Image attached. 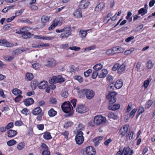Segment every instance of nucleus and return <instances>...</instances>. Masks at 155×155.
I'll return each instance as SVG.
<instances>
[{
    "instance_id": "obj_16",
    "label": "nucleus",
    "mask_w": 155,
    "mask_h": 155,
    "mask_svg": "<svg viewBox=\"0 0 155 155\" xmlns=\"http://www.w3.org/2000/svg\"><path fill=\"white\" fill-rule=\"evenodd\" d=\"M24 104L26 106H28L33 104L34 101L32 98H29L25 99L23 101Z\"/></svg>"
},
{
    "instance_id": "obj_58",
    "label": "nucleus",
    "mask_w": 155,
    "mask_h": 155,
    "mask_svg": "<svg viewBox=\"0 0 155 155\" xmlns=\"http://www.w3.org/2000/svg\"><path fill=\"white\" fill-rule=\"evenodd\" d=\"M13 126V123L12 122L9 123L5 127L6 129H8L12 128Z\"/></svg>"
},
{
    "instance_id": "obj_50",
    "label": "nucleus",
    "mask_w": 155,
    "mask_h": 155,
    "mask_svg": "<svg viewBox=\"0 0 155 155\" xmlns=\"http://www.w3.org/2000/svg\"><path fill=\"white\" fill-rule=\"evenodd\" d=\"M24 146V143L21 142L18 145L17 148L18 150H20L23 148Z\"/></svg>"
},
{
    "instance_id": "obj_23",
    "label": "nucleus",
    "mask_w": 155,
    "mask_h": 155,
    "mask_svg": "<svg viewBox=\"0 0 155 155\" xmlns=\"http://www.w3.org/2000/svg\"><path fill=\"white\" fill-rule=\"evenodd\" d=\"M115 88L119 89L121 88L123 86V82L121 80L117 81L114 84Z\"/></svg>"
},
{
    "instance_id": "obj_51",
    "label": "nucleus",
    "mask_w": 155,
    "mask_h": 155,
    "mask_svg": "<svg viewBox=\"0 0 155 155\" xmlns=\"http://www.w3.org/2000/svg\"><path fill=\"white\" fill-rule=\"evenodd\" d=\"M119 66V63H116L115 64L112 68V70L114 71H115L116 70H118Z\"/></svg>"
},
{
    "instance_id": "obj_6",
    "label": "nucleus",
    "mask_w": 155,
    "mask_h": 155,
    "mask_svg": "<svg viewBox=\"0 0 155 155\" xmlns=\"http://www.w3.org/2000/svg\"><path fill=\"white\" fill-rule=\"evenodd\" d=\"M128 127L129 125H126L120 129L119 133L120 135L121 136V138L123 137L125 135L127 137L129 135V132H128Z\"/></svg>"
},
{
    "instance_id": "obj_4",
    "label": "nucleus",
    "mask_w": 155,
    "mask_h": 155,
    "mask_svg": "<svg viewBox=\"0 0 155 155\" xmlns=\"http://www.w3.org/2000/svg\"><path fill=\"white\" fill-rule=\"evenodd\" d=\"M77 133L75 136V140L77 144L80 145L83 143L84 140L83 133L81 131H78Z\"/></svg>"
},
{
    "instance_id": "obj_8",
    "label": "nucleus",
    "mask_w": 155,
    "mask_h": 155,
    "mask_svg": "<svg viewBox=\"0 0 155 155\" xmlns=\"http://www.w3.org/2000/svg\"><path fill=\"white\" fill-rule=\"evenodd\" d=\"M94 95L95 92L94 91L90 89H86L85 95L87 99H91L94 97Z\"/></svg>"
},
{
    "instance_id": "obj_13",
    "label": "nucleus",
    "mask_w": 155,
    "mask_h": 155,
    "mask_svg": "<svg viewBox=\"0 0 155 155\" xmlns=\"http://www.w3.org/2000/svg\"><path fill=\"white\" fill-rule=\"evenodd\" d=\"M76 110L77 112L81 114L84 113L87 111L86 107L81 104L78 105V107L76 108Z\"/></svg>"
},
{
    "instance_id": "obj_31",
    "label": "nucleus",
    "mask_w": 155,
    "mask_h": 155,
    "mask_svg": "<svg viewBox=\"0 0 155 155\" xmlns=\"http://www.w3.org/2000/svg\"><path fill=\"white\" fill-rule=\"evenodd\" d=\"M57 114V112L53 108L51 109L48 111V114L50 117H53L55 116Z\"/></svg>"
},
{
    "instance_id": "obj_9",
    "label": "nucleus",
    "mask_w": 155,
    "mask_h": 155,
    "mask_svg": "<svg viewBox=\"0 0 155 155\" xmlns=\"http://www.w3.org/2000/svg\"><path fill=\"white\" fill-rule=\"evenodd\" d=\"M90 2L88 0H82L78 5L79 9H84L86 8L88 6Z\"/></svg>"
},
{
    "instance_id": "obj_7",
    "label": "nucleus",
    "mask_w": 155,
    "mask_h": 155,
    "mask_svg": "<svg viewBox=\"0 0 155 155\" xmlns=\"http://www.w3.org/2000/svg\"><path fill=\"white\" fill-rule=\"evenodd\" d=\"M71 106L73 108L70 103L65 102L61 105V108L63 111L66 113H69L71 110Z\"/></svg>"
},
{
    "instance_id": "obj_11",
    "label": "nucleus",
    "mask_w": 155,
    "mask_h": 155,
    "mask_svg": "<svg viewBox=\"0 0 155 155\" xmlns=\"http://www.w3.org/2000/svg\"><path fill=\"white\" fill-rule=\"evenodd\" d=\"M86 152L88 155H95L96 150L92 146H89L86 148Z\"/></svg>"
},
{
    "instance_id": "obj_5",
    "label": "nucleus",
    "mask_w": 155,
    "mask_h": 155,
    "mask_svg": "<svg viewBox=\"0 0 155 155\" xmlns=\"http://www.w3.org/2000/svg\"><path fill=\"white\" fill-rule=\"evenodd\" d=\"M117 94V93L115 91L109 92L106 97L109 100L110 104H113L116 101Z\"/></svg>"
},
{
    "instance_id": "obj_17",
    "label": "nucleus",
    "mask_w": 155,
    "mask_h": 155,
    "mask_svg": "<svg viewBox=\"0 0 155 155\" xmlns=\"http://www.w3.org/2000/svg\"><path fill=\"white\" fill-rule=\"evenodd\" d=\"M104 7L105 3L103 2H101L96 7L95 10L97 12L101 11Z\"/></svg>"
},
{
    "instance_id": "obj_15",
    "label": "nucleus",
    "mask_w": 155,
    "mask_h": 155,
    "mask_svg": "<svg viewBox=\"0 0 155 155\" xmlns=\"http://www.w3.org/2000/svg\"><path fill=\"white\" fill-rule=\"evenodd\" d=\"M74 16L76 18H80L81 17L82 15L81 10L78 9L75 10L73 13Z\"/></svg>"
},
{
    "instance_id": "obj_26",
    "label": "nucleus",
    "mask_w": 155,
    "mask_h": 155,
    "mask_svg": "<svg viewBox=\"0 0 155 155\" xmlns=\"http://www.w3.org/2000/svg\"><path fill=\"white\" fill-rule=\"evenodd\" d=\"M89 31V30H81L80 31V37L82 39H84L86 37L87 35V32Z\"/></svg>"
},
{
    "instance_id": "obj_33",
    "label": "nucleus",
    "mask_w": 155,
    "mask_h": 155,
    "mask_svg": "<svg viewBox=\"0 0 155 155\" xmlns=\"http://www.w3.org/2000/svg\"><path fill=\"white\" fill-rule=\"evenodd\" d=\"M125 69V66L124 64H122L119 66L117 70L119 74L124 71Z\"/></svg>"
},
{
    "instance_id": "obj_42",
    "label": "nucleus",
    "mask_w": 155,
    "mask_h": 155,
    "mask_svg": "<svg viewBox=\"0 0 155 155\" xmlns=\"http://www.w3.org/2000/svg\"><path fill=\"white\" fill-rule=\"evenodd\" d=\"M27 31H28V30L26 29V28H21L20 30V32L18 31L16 33L21 35H23Z\"/></svg>"
},
{
    "instance_id": "obj_61",
    "label": "nucleus",
    "mask_w": 155,
    "mask_h": 155,
    "mask_svg": "<svg viewBox=\"0 0 155 155\" xmlns=\"http://www.w3.org/2000/svg\"><path fill=\"white\" fill-rule=\"evenodd\" d=\"M24 10V9H21L16 12L15 13L16 16H17L20 15L22 13Z\"/></svg>"
},
{
    "instance_id": "obj_59",
    "label": "nucleus",
    "mask_w": 155,
    "mask_h": 155,
    "mask_svg": "<svg viewBox=\"0 0 155 155\" xmlns=\"http://www.w3.org/2000/svg\"><path fill=\"white\" fill-rule=\"evenodd\" d=\"M42 154L43 155H50V153L48 150H46L43 151Z\"/></svg>"
},
{
    "instance_id": "obj_43",
    "label": "nucleus",
    "mask_w": 155,
    "mask_h": 155,
    "mask_svg": "<svg viewBox=\"0 0 155 155\" xmlns=\"http://www.w3.org/2000/svg\"><path fill=\"white\" fill-rule=\"evenodd\" d=\"M153 65L152 61L151 60H149L146 64V67L148 69H150L153 67Z\"/></svg>"
},
{
    "instance_id": "obj_48",
    "label": "nucleus",
    "mask_w": 155,
    "mask_h": 155,
    "mask_svg": "<svg viewBox=\"0 0 155 155\" xmlns=\"http://www.w3.org/2000/svg\"><path fill=\"white\" fill-rule=\"evenodd\" d=\"M61 96L65 98L67 97L68 95V94L67 91H63L61 93Z\"/></svg>"
},
{
    "instance_id": "obj_24",
    "label": "nucleus",
    "mask_w": 155,
    "mask_h": 155,
    "mask_svg": "<svg viewBox=\"0 0 155 155\" xmlns=\"http://www.w3.org/2000/svg\"><path fill=\"white\" fill-rule=\"evenodd\" d=\"M41 109L39 107H38L33 110L32 111V114L35 115H38L41 113Z\"/></svg>"
},
{
    "instance_id": "obj_37",
    "label": "nucleus",
    "mask_w": 155,
    "mask_h": 155,
    "mask_svg": "<svg viewBox=\"0 0 155 155\" xmlns=\"http://www.w3.org/2000/svg\"><path fill=\"white\" fill-rule=\"evenodd\" d=\"M43 138L46 140H50L51 138L52 137L50 133L46 132L44 134Z\"/></svg>"
},
{
    "instance_id": "obj_60",
    "label": "nucleus",
    "mask_w": 155,
    "mask_h": 155,
    "mask_svg": "<svg viewBox=\"0 0 155 155\" xmlns=\"http://www.w3.org/2000/svg\"><path fill=\"white\" fill-rule=\"evenodd\" d=\"M150 81L149 80H146L144 82L143 86L145 88L147 87L149 84Z\"/></svg>"
},
{
    "instance_id": "obj_47",
    "label": "nucleus",
    "mask_w": 155,
    "mask_h": 155,
    "mask_svg": "<svg viewBox=\"0 0 155 155\" xmlns=\"http://www.w3.org/2000/svg\"><path fill=\"white\" fill-rule=\"evenodd\" d=\"M143 25H140L138 26L136 28H135L134 31V32H136L140 31L143 27Z\"/></svg>"
},
{
    "instance_id": "obj_54",
    "label": "nucleus",
    "mask_w": 155,
    "mask_h": 155,
    "mask_svg": "<svg viewBox=\"0 0 155 155\" xmlns=\"http://www.w3.org/2000/svg\"><path fill=\"white\" fill-rule=\"evenodd\" d=\"M4 45L5 46L7 47H12L13 46V45L12 43H11L7 41L6 40V41H5Z\"/></svg>"
},
{
    "instance_id": "obj_25",
    "label": "nucleus",
    "mask_w": 155,
    "mask_h": 155,
    "mask_svg": "<svg viewBox=\"0 0 155 155\" xmlns=\"http://www.w3.org/2000/svg\"><path fill=\"white\" fill-rule=\"evenodd\" d=\"M49 16L45 15H43L41 18V21L44 25H45L46 23L49 21Z\"/></svg>"
},
{
    "instance_id": "obj_63",
    "label": "nucleus",
    "mask_w": 155,
    "mask_h": 155,
    "mask_svg": "<svg viewBox=\"0 0 155 155\" xmlns=\"http://www.w3.org/2000/svg\"><path fill=\"white\" fill-rule=\"evenodd\" d=\"M112 141V140L111 138H109L107 140L104 142V144L106 146H108L109 144Z\"/></svg>"
},
{
    "instance_id": "obj_21",
    "label": "nucleus",
    "mask_w": 155,
    "mask_h": 155,
    "mask_svg": "<svg viewBox=\"0 0 155 155\" xmlns=\"http://www.w3.org/2000/svg\"><path fill=\"white\" fill-rule=\"evenodd\" d=\"M38 85V82L36 79H35L31 82V86L33 90H35Z\"/></svg>"
},
{
    "instance_id": "obj_49",
    "label": "nucleus",
    "mask_w": 155,
    "mask_h": 155,
    "mask_svg": "<svg viewBox=\"0 0 155 155\" xmlns=\"http://www.w3.org/2000/svg\"><path fill=\"white\" fill-rule=\"evenodd\" d=\"M136 110H137L135 108L134 109L132 110V111L130 113L129 115V117L130 118H132L134 117L136 111Z\"/></svg>"
},
{
    "instance_id": "obj_18",
    "label": "nucleus",
    "mask_w": 155,
    "mask_h": 155,
    "mask_svg": "<svg viewBox=\"0 0 155 155\" xmlns=\"http://www.w3.org/2000/svg\"><path fill=\"white\" fill-rule=\"evenodd\" d=\"M47 85L48 82L45 81H43L39 83L38 87L40 89H44L46 87Z\"/></svg>"
},
{
    "instance_id": "obj_45",
    "label": "nucleus",
    "mask_w": 155,
    "mask_h": 155,
    "mask_svg": "<svg viewBox=\"0 0 155 155\" xmlns=\"http://www.w3.org/2000/svg\"><path fill=\"white\" fill-rule=\"evenodd\" d=\"M33 68L35 69H38L41 67V65L38 63H36L32 64Z\"/></svg>"
},
{
    "instance_id": "obj_30",
    "label": "nucleus",
    "mask_w": 155,
    "mask_h": 155,
    "mask_svg": "<svg viewBox=\"0 0 155 155\" xmlns=\"http://www.w3.org/2000/svg\"><path fill=\"white\" fill-rule=\"evenodd\" d=\"M21 36L23 38L27 39L31 38V33L28 31H27L25 33L22 35Z\"/></svg>"
},
{
    "instance_id": "obj_10",
    "label": "nucleus",
    "mask_w": 155,
    "mask_h": 155,
    "mask_svg": "<svg viewBox=\"0 0 155 155\" xmlns=\"http://www.w3.org/2000/svg\"><path fill=\"white\" fill-rule=\"evenodd\" d=\"M121 48H118L117 47L113 48L111 49H109L106 51V54L109 55H111L116 54L117 53H120V49Z\"/></svg>"
},
{
    "instance_id": "obj_36",
    "label": "nucleus",
    "mask_w": 155,
    "mask_h": 155,
    "mask_svg": "<svg viewBox=\"0 0 155 155\" xmlns=\"http://www.w3.org/2000/svg\"><path fill=\"white\" fill-rule=\"evenodd\" d=\"M108 117L110 118H112L115 120L118 117L116 113L110 112L108 114Z\"/></svg>"
},
{
    "instance_id": "obj_22",
    "label": "nucleus",
    "mask_w": 155,
    "mask_h": 155,
    "mask_svg": "<svg viewBox=\"0 0 155 155\" xmlns=\"http://www.w3.org/2000/svg\"><path fill=\"white\" fill-rule=\"evenodd\" d=\"M120 105L119 104H111L108 107V108L109 110H115L119 108Z\"/></svg>"
},
{
    "instance_id": "obj_34",
    "label": "nucleus",
    "mask_w": 155,
    "mask_h": 155,
    "mask_svg": "<svg viewBox=\"0 0 155 155\" xmlns=\"http://www.w3.org/2000/svg\"><path fill=\"white\" fill-rule=\"evenodd\" d=\"M153 103V101L151 100H149L147 101L145 105V108L148 109L152 105Z\"/></svg>"
},
{
    "instance_id": "obj_53",
    "label": "nucleus",
    "mask_w": 155,
    "mask_h": 155,
    "mask_svg": "<svg viewBox=\"0 0 155 155\" xmlns=\"http://www.w3.org/2000/svg\"><path fill=\"white\" fill-rule=\"evenodd\" d=\"M92 71L91 69H88L84 73V75L85 77H87L89 76L91 72Z\"/></svg>"
},
{
    "instance_id": "obj_28",
    "label": "nucleus",
    "mask_w": 155,
    "mask_h": 155,
    "mask_svg": "<svg viewBox=\"0 0 155 155\" xmlns=\"http://www.w3.org/2000/svg\"><path fill=\"white\" fill-rule=\"evenodd\" d=\"M12 93L15 95H20L22 94V91L17 88H15L12 91Z\"/></svg>"
},
{
    "instance_id": "obj_55",
    "label": "nucleus",
    "mask_w": 155,
    "mask_h": 155,
    "mask_svg": "<svg viewBox=\"0 0 155 155\" xmlns=\"http://www.w3.org/2000/svg\"><path fill=\"white\" fill-rule=\"evenodd\" d=\"M50 102L51 103L53 104H55L57 103V101L56 99L54 97H51L50 99Z\"/></svg>"
},
{
    "instance_id": "obj_35",
    "label": "nucleus",
    "mask_w": 155,
    "mask_h": 155,
    "mask_svg": "<svg viewBox=\"0 0 155 155\" xmlns=\"http://www.w3.org/2000/svg\"><path fill=\"white\" fill-rule=\"evenodd\" d=\"M147 12V10L143 8L140 9L138 11V14H140L141 16H143Z\"/></svg>"
},
{
    "instance_id": "obj_39",
    "label": "nucleus",
    "mask_w": 155,
    "mask_h": 155,
    "mask_svg": "<svg viewBox=\"0 0 155 155\" xmlns=\"http://www.w3.org/2000/svg\"><path fill=\"white\" fill-rule=\"evenodd\" d=\"M74 78L75 80H77L79 82L82 83L83 81L82 78L80 76H74Z\"/></svg>"
},
{
    "instance_id": "obj_29",
    "label": "nucleus",
    "mask_w": 155,
    "mask_h": 155,
    "mask_svg": "<svg viewBox=\"0 0 155 155\" xmlns=\"http://www.w3.org/2000/svg\"><path fill=\"white\" fill-rule=\"evenodd\" d=\"M103 65L101 64H98L95 65L93 67V69L96 71H98L103 68Z\"/></svg>"
},
{
    "instance_id": "obj_46",
    "label": "nucleus",
    "mask_w": 155,
    "mask_h": 155,
    "mask_svg": "<svg viewBox=\"0 0 155 155\" xmlns=\"http://www.w3.org/2000/svg\"><path fill=\"white\" fill-rule=\"evenodd\" d=\"M23 96L20 95H18L15 99V101L16 102H18L20 101L23 98Z\"/></svg>"
},
{
    "instance_id": "obj_32",
    "label": "nucleus",
    "mask_w": 155,
    "mask_h": 155,
    "mask_svg": "<svg viewBox=\"0 0 155 155\" xmlns=\"http://www.w3.org/2000/svg\"><path fill=\"white\" fill-rule=\"evenodd\" d=\"M34 78L32 74L30 73H27L26 74V79L27 81H31Z\"/></svg>"
},
{
    "instance_id": "obj_1",
    "label": "nucleus",
    "mask_w": 155,
    "mask_h": 155,
    "mask_svg": "<svg viewBox=\"0 0 155 155\" xmlns=\"http://www.w3.org/2000/svg\"><path fill=\"white\" fill-rule=\"evenodd\" d=\"M65 78L62 77L61 75H59L58 76H54L49 80V82L51 84L56 83H61L65 81Z\"/></svg>"
},
{
    "instance_id": "obj_64",
    "label": "nucleus",
    "mask_w": 155,
    "mask_h": 155,
    "mask_svg": "<svg viewBox=\"0 0 155 155\" xmlns=\"http://www.w3.org/2000/svg\"><path fill=\"white\" fill-rule=\"evenodd\" d=\"M29 8L33 11L36 10L38 8V7L35 5H32Z\"/></svg>"
},
{
    "instance_id": "obj_56",
    "label": "nucleus",
    "mask_w": 155,
    "mask_h": 155,
    "mask_svg": "<svg viewBox=\"0 0 155 155\" xmlns=\"http://www.w3.org/2000/svg\"><path fill=\"white\" fill-rule=\"evenodd\" d=\"M75 69L74 66L71 65L69 67L68 70L69 72H72L74 71Z\"/></svg>"
},
{
    "instance_id": "obj_52",
    "label": "nucleus",
    "mask_w": 155,
    "mask_h": 155,
    "mask_svg": "<svg viewBox=\"0 0 155 155\" xmlns=\"http://www.w3.org/2000/svg\"><path fill=\"white\" fill-rule=\"evenodd\" d=\"M84 125L81 123H80L78 125L77 131H80V130H82L84 127Z\"/></svg>"
},
{
    "instance_id": "obj_62",
    "label": "nucleus",
    "mask_w": 155,
    "mask_h": 155,
    "mask_svg": "<svg viewBox=\"0 0 155 155\" xmlns=\"http://www.w3.org/2000/svg\"><path fill=\"white\" fill-rule=\"evenodd\" d=\"M144 111V107L142 106H141L140 107L138 112L141 114L143 113Z\"/></svg>"
},
{
    "instance_id": "obj_41",
    "label": "nucleus",
    "mask_w": 155,
    "mask_h": 155,
    "mask_svg": "<svg viewBox=\"0 0 155 155\" xmlns=\"http://www.w3.org/2000/svg\"><path fill=\"white\" fill-rule=\"evenodd\" d=\"M115 87V85H114L113 83L110 84L108 87V89L109 92L114 91L113 90Z\"/></svg>"
},
{
    "instance_id": "obj_27",
    "label": "nucleus",
    "mask_w": 155,
    "mask_h": 155,
    "mask_svg": "<svg viewBox=\"0 0 155 155\" xmlns=\"http://www.w3.org/2000/svg\"><path fill=\"white\" fill-rule=\"evenodd\" d=\"M103 137L101 136H100L95 138L93 140V141L95 143L96 146H97L99 143V141L102 140Z\"/></svg>"
},
{
    "instance_id": "obj_20",
    "label": "nucleus",
    "mask_w": 155,
    "mask_h": 155,
    "mask_svg": "<svg viewBox=\"0 0 155 155\" xmlns=\"http://www.w3.org/2000/svg\"><path fill=\"white\" fill-rule=\"evenodd\" d=\"M17 134L15 130H11L8 131V136L9 137L12 138L15 136Z\"/></svg>"
},
{
    "instance_id": "obj_40",
    "label": "nucleus",
    "mask_w": 155,
    "mask_h": 155,
    "mask_svg": "<svg viewBox=\"0 0 155 155\" xmlns=\"http://www.w3.org/2000/svg\"><path fill=\"white\" fill-rule=\"evenodd\" d=\"M99 73L98 71L94 70L92 73L91 77L93 79L95 78L98 76Z\"/></svg>"
},
{
    "instance_id": "obj_44",
    "label": "nucleus",
    "mask_w": 155,
    "mask_h": 155,
    "mask_svg": "<svg viewBox=\"0 0 155 155\" xmlns=\"http://www.w3.org/2000/svg\"><path fill=\"white\" fill-rule=\"evenodd\" d=\"M73 124V123L71 121L67 122L65 123L64 126V128H67L71 127Z\"/></svg>"
},
{
    "instance_id": "obj_38",
    "label": "nucleus",
    "mask_w": 155,
    "mask_h": 155,
    "mask_svg": "<svg viewBox=\"0 0 155 155\" xmlns=\"http://www.w3.org/2000/svg\"><path fill=\"white\" fill-rule=\"evenodd\" d=\"M16 141L12 139L10 140L7 142V145L9 146H12L16 143Z\"/></svg>"
},
{
    "instance_id": "obj_19",
    "label": "nucleus",
    "mask_w": 155,
    "mask_h": 155,
    "mask_svg": "<svg viewBox=\"0 0 155 155\" xmlns=\"http://www.w3.org/2000/svg\"><path fill=\"white\" fill-rule=\"evenodd\" d=\"M107 74V70L104 69H103L100 71V73H99L98 77L100 78H104Z\"/></svg>"
},
{
    "instance_id": "obj_57",
    "label": "nucleus",
    "mask_w": 155,
    "mask_h": 155,
    "mask_svg": "<svg viewBox=\"0 0 155 155\" xmlns=\"http://www.w3.org/2000/svg\"><path fill=\"white\" fill-rule=\"evenodd\" d=\"M130 150V148L129 147H125L122 151H124V153L128 154Z\"/></svg>"
},
{
    "instance_id": "obj_3",
    "label": "nucleus",
    "mask_w": 155,
    "mask_h": 155,
    "mask_svg": "<svg viewBox=\"0 0 155 155\" xmlns=\"http://www.w3.org/2000/svg\"><path fill=\"white\" fill-rule=\"evenodd\" d=\"M94 122L97 125H100L105 123L106 121V118L101 115L97 116L94 119Z\"/></svg>"
},
{
    "instance_id": "obj_12",
    "label": "nucleus",
    "mask_w": 155,
    "mask_h": 155,
    "mask_svg": "<svg viewBox=\"0 0 155 155\" xmlns=\"http://www.w3.org/2000/svg\"><path fill=\"white\" fill-rule=\"evenodd\" d=\"M56 64V61L54 59H49L47 61L45 66L49 68H53Z\"/></svg>"
},
{
    "instance_id": "obj_2",
    "label": "nucleus",
    "mask_w": 155,
    "mask_h": 155,
    "mask_svg": "<svg viewBox=\"0 0 155 155\" xmlns=\"http://www.w3.org/2000/svg\"><path fill=\"white\" fill-rule=\"evenodd\" d=\"M63 33L60 35V38H67L71 34V29L70 26L65 27L63 29Z\"/></svg>"
},
{
    "instance_id": "obj_14",
    "label": "nucleus",
    "mask_w": 155,
    "mask_h": 155,
    "mask_svg": "<svg viewBox=\"0 0 155 155\" xmlns=\"http://www.w3.org/2000/svg\"><path fill=\"white\" fill-rule=\"evenodd\" d=\"M59 21L60 20L58 19V18L54 19L52 25L49 28V31L53 29L58 25H60Z\"/></svg>"
}]
</instances>
